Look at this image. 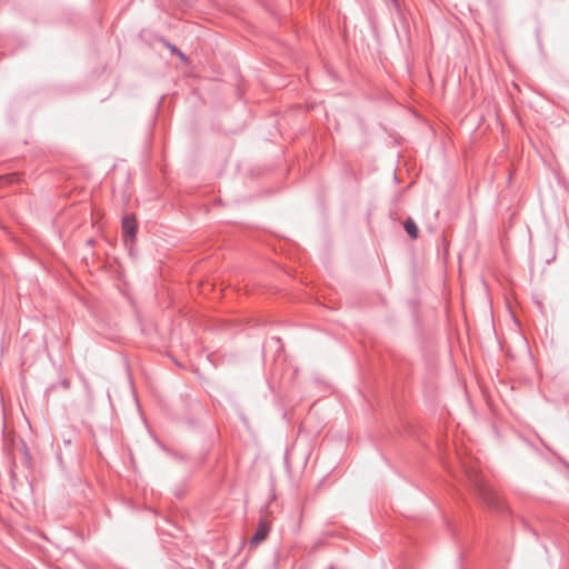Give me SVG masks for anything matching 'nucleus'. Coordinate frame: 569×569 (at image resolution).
Masks as SVG:
<instances>
[{"label":"nucleus","instance_id":"nucleus-3","mask_svg":"<svg viewBox=\"0 0 569 569\" xmlns=\"http://www.w3.org/2000/svg\"><path fill=\"white\" fill-rule=\"evenodd\" d=\"M403 227H405L406 232L410 236V238H412V239L418 238L419 230H418L416 222L411 218H409L405 221Z\"/></svg>","mask_w":569,"mask_h":569},{"label":"nucleus","instance_id":"nucleus-2","mask_svg":"<svg viewBox=\"0 0 569 569\" xmlns=\"http://www.w3.org/2000/svg\"><path fill=\"white\" fill-rule=\"evenodd\" d=\"M269 531H270V523L267 522L266 520H260L258 530L251 539V543L258 545V543L262 542L267 538Z\"/></svg>","mask_w":569,"mask_h":569},{"label":"nucleus","instance_id":"nucleus-1","mask_svg":"<svg viewBox=\"0 0 569 569\" xmlns=\"http://www.w3.org/2000/svg\"><path fill=\"white\" fill-rule=\"evenodd\" d=\"M137 232V223L133 216H126L122 220V233L124 242L132 241Z\"/></svg>","mask_w":569,"mask_h":569},{"label":"nucleus","instance_id":"nucleus-4","mask_svg":"<svg viewBox=\"0 0 569 569\" xmlns=\"http://www.w3.org/2000/svg\"><path fill=\"white\" fill-rule=\"evenodd\" d=\"M170 49L172 50V52H176L178 54L181 61L187 60L186 56L181 51L177 50L174 47H170Z\"/></svg>","mask_w":569,"mask_h":569}]
</instances>
